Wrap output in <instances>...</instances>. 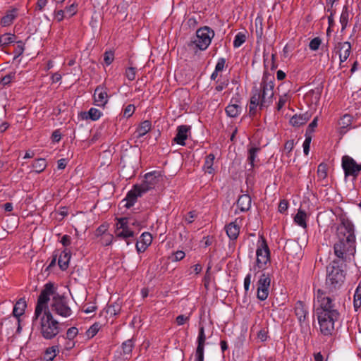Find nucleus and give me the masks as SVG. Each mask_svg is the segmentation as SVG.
I'll return each instance as SVG.
<instances>
[{
    "mask_svg": "<svg viewBox=\"0 0 361 361\" xmlns=\"http://www.w3.org/2000/svg\"><path fill=\"white\" fill-rule=\"evenodd\" d=\"M341 224L337 228L338 241L334 244V254L345 259L348 255H353L356 250L354 225L345 216L340 218Z\"/></svg>",
    "mask_w": 361,
    "mask_h": 361,
    "instance_id": "1",
    "label": "nucleus"
},
{
    "mask_svg": "<svg viewBox=\"0 0 361 361\" xmlns=\"http://www.w3.org/2000/svg\"><path fill=\"white\" fill-rule=\"evenodd\" d=\"M274 77L267 72L264 73L259 88L254 87L252 95L249 105V113L252 115L256 114L257 108L259 109L267 108L273 102L274 95Z\"/></svg>",
    "mask_w": 361,
    "mask_h": 361,
    "instance_id": "2",
    "label": "nucleus"
},
{
    "mask_svg": "<svg viewBox=\"0 0 361 361\" xmlns=\"http://www.w3.org/2000/svg\"><path fill=\"white\" fill-rule=\"evenodd\" d=\"M35 326H37L42 336L46 340L56 338L62 330L60 323L54 318L50 310L44 311Z\"/></svg>",
    "mask_w": 361,
    "mask_h": 361,
    "instance_id": "3",
    "label": "nucleus"
},
{
    "mask_svg": "<svg viewBox=\"0 0 361 361\" xmlns=\"http://www.w3.org/2000/svg\"><path fill=\"white\" fill-rule=\"evenodd\" d=\"M326 286L329 293H334L338 291L343 285L345 271L343 264L338 261L334 260L326 267Z\"/></svg>",
    "mask_w": 361,
    "mask_h": 361,
    "instance_id": "4",
    "label": "nucleus"
},
{
    "mask_svg": "<svg viewBox=\"0 0 361 361\" xmlns=\"http://www.w3.org/2000/svg\"><path fill=\"white\" fill-rule=\"evenodd\" d=\"M256 257V262L253 268L255 276L257 273L265 271L267 265L271 262L270 250L263 236H261L257 242Z\"/></svg>",
    "mask_w": 361,
    "mask_h": 361,
    "instance_id": "5",
    "label": "nucleus"
},
{
    "mask_svg": "<svg viewBox=\"0 0 361 361\" xmlns=\"http://www.w3.org/2000/svg\"><path fill=\"white\" fill-rule=\"evenodd\" d=\"M56 294L57 293L55 291V288L52 283H47L44 285V288L42 290L38 297L37 303L35 307L33 317L34 324H37L39 317L45 310H49L47 307V303L50 300V297Z\"/></svg>",
    "mask_w": 361,
    "mask_h": 361,
    "instance_id": "6",
    "label": "nucleus"
},
{
    "mask_svg": "<svg viewBox=\"0 0 361 361\" xmlns=\"http://www.w3.org/2000/svg\"><path fill=\"white\" fill-rule=\"evenodd\" d=\"M340 318L338 311H333L331 314L319 313L317 319L319 324V329L324 336H333L335 331V322Z\"/></svg>",
    "mask_w": 361,
    "mask_h": 361,
    "instance_id": "7",
    "label": "nucleus"
},
{
    "mask_svg": "<svg viewBox=\"0 0 361 361\" xmlns=\"http://www.w3.org/2000/svg\"><path fill=\"white\" fill-rule=\"evenodd\" d=\"M214 37V31L208 26H204L197 29L196 37L190 42L189 46L195 45L200 50L204 51L209 46Z\"/></svg>",
    "mask_w": 361,
    "mask_h": 361,
    "instance_id": "8",
    "label": "nucleus"
},
{
    "mask_svg": "<svg viewBox=\"0 0 361 361\" xmlns=\"http://www.w3.org/2000/svg\"><path fill=\"white\" fill-rule=\"evenodd\" d=\"M51 310L55 314L66 318L73 314V311L68 305V298L59 294H56L52 297Z\"/></svg>",
    "mask_w": 361,
    "mask_h": 361,
    "instance_id": "9",
    "label": "nucleus"
},
{
    "mask_svg": "<svg viewBox=\"0 0 361 361\" xmlns=\"http://www.w3.org/2000/svg\"><path fill=\"white\" fill-rule=\"evenodd\" d=\"M271 274L266 271H260L257 281V298L261 301L265 300L269 294Z\"/></svg>",
    "mask_w": 361,
    "mask_h": 361,
    "instance_id": "10",
    "label": "nucleus"
},
{
    "mask_svg": "<svg viewBox=\"0 0 361 361\" xmlns=\"http://www.w3.org/2000/svg\"><path fill=\"white\" fill-rule=\"evenodd\" d=\"M116 220L117 223L115 231L116 238L126 240L127 245H129L130 242L128 240V239L133 238L135 236V232L129 227L128 218H118Z\"/></svg>",
    "mask_w": 361,
    "mask_h": 361,
    "instance_id": "11",
    "label": "nucleus"
},
{
    "mask_svg": "<svg viewBox=\"0 0 361 361\" xmlns=\"http://www.w3.org/2000/svg\"><path fill=\"white\" fill-rule=\"evenodd\" d=\"M318 301L320 302V308L317 310V314L326 313V314H331L333 311H338L337 305L335 302L336 298L334 295L326 296L323 293H320V290H318L317 295Z\"/></svg>",
    "mask_w": 361,
    "mask_h": 361,
    "instance_id": "12",
    "label": "nucleus"
},
{
    "mask_svg": "<svg viewBox=\"0 0 361 361\" xmlns=\"http://www.w3.org/2000/svg\"><path fill=\"white\" fill-rule=\"evenodd\" d=\"M342 168L345 177L353 176L357 178L361 171V164H357L352 157L345 155L342 157Z\"/></svg>",
    "mask_w": 361,
    "mask_h": 361,
    "instance_id": "13",
    "label": "nucleus"
},
{
    "mask_svg": "<svg viewBox=\"0 0 361 361\" xmlns=\"http://www.w3.org/2000/svg\"><path fill=\"white\" fill-rule=\"evenodd\" d=\"M161 179V176L159 171H152L145 174L144 180L140 185H138L141 190L145 193L153 189Z\"/></svg>",
    "mask_w": 361,
    "mask_h": 361,
    "instance_id": "14",
    "label": "nucleus"
},
{
    "mask_svg": "<svg viewBox=\"0 0 361 361\" xmlns=\"http://www.w3.org/2000/svg\"><path fill=\"white\" fill-rule=\"evenodd\" d=\"M294 312L300 326H307L308 324V310L305 303L300 300L297 301L295 304Z\"/></svg>",
    "mask_w": 361,
    "mask_h": 361,
    "instance_id": "15",
    "label": "nucleus"
},
{
    "mask_svg": "<svg viewBox=\"0 0 361 361\" xmlns=\"http://www.w3.org/2000/svg\"><path fill=\"white\" fill-rule=\"evenodd\" d=\"M93 97L94 105L104 107L109 100L106 88L102 85L97 86L94 90Z\"/></svg>",
    "mask_w": 361,
    "mask_h": 361,
    "instance_id": "16",
    "label": "nucleus"
},
{
    "mask_svg": "<svg viewBox=\"0 0 361 361\" xmlns=\"http://www.w3.org/2000/svg\"><path fill=\"white\" fill-rule=\"evenodd\" d=\"M145 192L141 190L138 185H135L133 188L128 192L126 198L123 201H126L125 207L128 209L130 208L136 202L137 198L141 197Z\"/></svg>",
    "mask_w": 361,
    "mask_h": 361,
    "instance_id": "17",
    "label": "nucleus"
},
{
    "mask_svg": "<svg viewBox=\"0 0 361 361\" xmlns=\"http://www.w3.org/2000/svg\"><path fill=\"white\" fill-rule=\"evenodd\" d=\"M191 127L190 126L181 125L177 127L176 135L173 141L181 146L185 145V140L190 135Z\"/></svg>",
    "mask_w": 361,
    "mask_h": 361,
    "instance_id": "18",
    "label": "nucleus"
},
{
    "mask_svg": "<svg viewBox=\"0 0 361 361\" xmlns=\"http://www.w3.org/2000/svg\"><path fill=\"white\" fill-rule=\"evenodd\" d=\"M152 241V235L148 232L143 233L140 240L137 241L136 243V250L138 253L143 252L146 250L147 247L150 245Z\"/></svg>",
    "mask_w": 361,
    "mask_h": 361,
    "instance_id": "19",
    "label": "nucleus"
},
{
    "mask_svg": "<svg viewBox=\"0 0 361 361\" xmlns=\"http://www.w3.org/2000/svg\"><path fill=\"white\" fill-rule=\"evenodd\" d=\"M261 148L255 145H251L247 149V161L250 166L248 171L252 170L255 166V163L259 161L257 154L260 152Z\"/></svg>",
    "mask_w": 361,
    "mask_h": 361,
    "instance_id": "20",
    "label": "nucleus"
},
{
    "mask_svg": "<svg viewBox=\"0 0 361 361\" xmlns=\"http://www.w3.org/2000/svg\"><path fill=\"white\" fill-rule=\"evenodd\" d=\"M311 118V114L305 112L302 114H295L290 119V123L294 127L305 125Z\"/></svg>",
    "mask_w": 361,
    "mask_h": 361,
    "instance_id": "21",
    "label": "nucleus"
},
{
    "mask_svg": "<svg viewBox=\"0 0 361 361\" xmlns=\"http://www.w3.org/2000/svg\"><path fill=\"white\" fill-rule=\"evenodd\" d=\"M252 200L249 195L244 194L240 195L237 200V207L240 212H245L250 209Z\"/></svg>",
    "mask_w": 361,
    "mask_h": 361,
    "instance_id": "22",
    "label": "nucleus"
},
{
    "mask_svg": "<svg viewBox=\"0 0 361 361\" xmlns=\"http://www.w3.org/2000/svg\"><path fill=\"white\" fill-rule=\"evenodd\" d=\"M336 48L339 49L341 51H342V52H340L339 54L341 63L345 61L351 52L350 43L348 42H345L343 43L340 42L338 44Z\"/></svg>",
    "mask_w": 361,
    "mask_h": 361,
    "instance_id": "23",
    "label": "nucleus"
},
{
    "mask_svg": "<svg viewBox=\"0 0 361 361\" xmlns=\"http://www.w3.org/2000/svg\"><path fill=\"white\" fill-rule=\"evenodd\" d=\"M134 346L135 340L133 338L128 339L121 344V355L125 357V359H130Z\"/></svg>",
    "mask_w": 361,
    "mask_h": 361,
    "instance_id": "24",
    "label": "nucleus"
},
{
    "mask_svg": "<svg viewBox=\"0 0 361 361\" xmlns=\"http://www.w3.org/2000/svg\"><path fill=\"white\" fill-rule=\"evenodd\" d=\"M17 9L13 8L12 10L7 11L6 14L1 18V24L4 27L11 25L13 20L17 17Z\"/></svg>",
    "mask_w": 361,
    "mask_h": 361,
    "instance_id": "25",
    "label": "nucleus"
},
{
    "mask_svg": "<svg viewBox=\"0 0 361 361\" xmlns=\"http://www.w3.org/2000/svg\"><path fill=\"white\" fill-rule=\"evenodd\" d=\"M225 228L226 234L231 240H234L237 239L240 233V226L235 222H231Z\"/></svg>",
    "mask_w": 361,
    "mask_h": 361,
    "instance_id": "26",
    "label": "nucleus"
},
{
    "mask_svg": "<svg viewBox=\"0 0 361 361\" xmlns=\"http://www.w3.org/2000/svg\"><path fill=\"white\" fill-rule=\"evenodd\" d=\"M353 117L349 114H345L338 121V126L340 127V134H345L348 130V128L352 124Z\"/></svg>",
    "mask_w": 361,
    "mask_h": 361,
    "instance_id": "27",
    "label": "nucleus"
},
{
    "mask_svg": "<svg viewBox=\"0 0 361 361\" xmlns=\"http://www.w3.org/2000/svg\"><path fill=\"white\" fill-rule=\"evenodd\" d=\"M152 124L151 122L148 120H145L142 121L135 131V137L137 138H140L145 135L151 129Z\"/></svg>",
    "mask_w": 361,
    "mask_h": 361,
    "instance_id": "28",
    "label": "nucleus"
},
{
    "mask_svg": "<svg viewBox=\"0 0 361 361\" xmlns=\"http://www.w3.org/2000/svg\"><path fill=\"white\" fill-rule=\"evenodd\" d=\"M27 307L26 301L24 298L19 299L14 305L13 314L18 318L24 314L25 310Z\"/></svg>",
    "mask_w": 361,
    "mask_h": 361,
    "instance_id": "29",
    "label": "nucleus"
},
{
    "mask_svg": "<svg viewBox=\"0 0 361 361\" xmlns=\"http://www.w3.org/2000/svg\"><path fill=\"white\" fill-rule=\"evenodd\" d=\"M59 353V348L58 345H53L47 348L43 355L44 361H53Z\"/></svg>",
    "mask_w": 361,
    "mask_h": 361,
    "instance_id": "30",
    "label": "nucleus"
},
{
    "mask_svg": "<svg viewBox=\"0 0 361 361\" xmlns=\"http://www.w3.org/2000/svg\"><path fill=\"white\" fill-rule=\"evenodd\" d=\"M206 336L204 334V326H200L197 336V347L196 352H204Z\"/></svg>",
    "mask_w": 361,
    "mask_h": 361,
    "instance_id": "31",
    "label": "nucleus"
},
{
    "mask_svg": "<svg viewBox=\"0 0 361 361\" xmlns=\"http://www.w3.org/2000/svg\"><path fill=\"white\" fill-rule=\"evenodd\" d=\"M215 156L213 154H209L205 157L203 169L206 173L212 174L214 171L213 164L214 161Z\"/></svg>",
    "mask_w": 361,
    "mask_h": 361,
    "instance_id": "32",
    "label": "nucleus"
},
{
    "mask_svg": "<svg viewBox=\"0 0 361 361\" xmlns=\"http://www.w3.org/2000/svg\"><path fill=\"white\" fill-rule=\"evenodd\" d=\"M350 17L348 6L345 5L343 8L342 13L340 16V23L341 25V32H343L348 26Z\"/></svg>",
    "mask_w": 361,
    "mask_h": 361,
    "instance_id": "33",
    "label": "nucleus"
},
{
    "mask_svg": "<svg viewBox=\"0 0 361 361\" xmlns=\"http://www.w3.org/2000/svg\"><path fill=\"white\" fill-rule=\"evenodd\" d=\"M241 111V106L236 104H228L226 108V114L231 118L238 116Z\"/></svg>",
    "mask_w": 361,
    "mask_h": 361,
    "instance_id": "34",
    "label": "nucleus"
},
{
    "mask_svg": "<svg viewBox=\"0 0 361 361\" xmlns=\"http://www.w3.org/2000/svg\"><path fill=\"white\" fill-rule=\"evenodd\" d=\"M70 258L71 255L68 252H63L60 255L58 264L61 269L66 270L68 268Z\"/></svg>",
    "mask_w": 361,
    "mask_h": 361,
    "instance_id": "35",
    "label": "nucleus"
},
{
    "mask_svg": "<svg viewBox=\"0 0 361 361\" xmlns=\"http://www.w3.org/2000/svg\"><path fill=\"white\" fill-rule=\"evenodd\" d=\"M47 166V161L44 159H37L32 163V167L37 173H40L44 171Z\"/></svg>",
    "mask_w": 361,
    "mask_h": 361,
    "instance_id": "36",
    "label": "nucleus"
},
{
    "mask_svg": "<svg viewBox=\"0 0 361 361\" xmlns=\"http://www.w3.org/2000/svg\"><path fill=\"white\" fill-rule=\"evenodd\" d=\"M306 216L305 212L299 210L294 218V221L298 225L305 228L307 227Z\"/></svg>",
    "mask_w": 361,
    "mask_h": 361,
    "instance_id": "37",
    "label": "nucleus"
},
{
    "mask_svg": "<svg viewBox=\"0 0 361 361\" xmlns=\"http://www.w3.org/2000/svg\"><path fill=\"white\" fill-rule=\"evenodd\" d=\"M15 35L11 33H5L0 36V47H5L15 41Z\"/></svg>",
    "mask_w": 361,
    "mask_h": 361,
    "instance_id": "38",
    "label": "nucleus"
},
{
    "mask_svg": "<svg viewBox=\"0 0 361 361\" xmlns=\"http://www.w3.org/2000/svg\"><path fill=\"white\" fill-rule=\"evenodd\" d=\"M276 53L271 54V60H269L267 59L268 54H267L265 51L264 52L263 57H264V64L265 68H268L270 66L271 70L276 69L277 68V65L275 64L274 60L276 58Z\"/></svg>",
    "mask_w": 361,
    "mask_h": 361,
    "instance_id": "39",
    "label": "nucleus"
},
{
    "mask_svg": "<svg viewBox=\"0 0 361 361\" xmlns=\"http://www.w3.org/2000/svg\"><path fill=\"white\" fill-rule=\"evenodd\" d=\"M353 305L355 311L361 307V286L359 285L354 293Z\"/></svg>",
    "mask_w": 361,
    "mask_h": 361,
    "instance_id": "40",
    "label": "nucleus"
},
{
    "mask_svg": "<svg viewBox=\"0 0 361 361\" xmlns=\"http://www.w3.org/2000/svg\"><path fill=\"white\" fill-rule=\"evenodd\" d=\"M317 177L320 180H324L327 176V165L321 163L317 168Z\"/></svg>",
    "mask_w": 361,
    "mask_h": 361,
    "instance_id": "41",
    "label": "nucleus"
},
{
    "mask_svg": "<svg viewBox=\"0 0 361 361\" xmlns=\"http://www.w3.org/2000/svg\"><path fill=\"white\" fill-rule=\"evenodd\" d=\"M246 40V35L244 33L238 32L233 41V46L235 48L240 47Z\"/></svg>",
    "mask_w": 361,
    "mask_h": 361,
    "instance_id": "42",
    "label": "nucleus"
},
{
    "mask_svg": "<svg viewBox=\"0 0 361 361\" xmlns=\"http://www.w3.org/2000/svg\"><path fill=\"white\" fill-rule=\"evenodd\" d=\"M113 240H114L113 235L107 233L106 234H104L102 237L100 238L99 242L103 246H108L112 243Z\"/></svg>",
    "mask_w": 361,
    "mask_h": 361,
    "instance_id": "43",
    "label": "nucleus"
},
{
    "mask_svg": "<svg viewBox=\"0 0 361 361\" xmlns=\"http://www.w3.org/2000/svg\"><path fill=\"white\" fill-rule=\"evenodd\" d=\"M88 115L89 118L92 121H97L98 120L101 116L102 115V113L96 108H91L88 111Z\"/></svg>",
    "mask_w": 361,
    "mask_h": 361,
    "instance_id": "44",
    "label": "nucleus"
},
{
    "mask_svg": "<svg viewBox=\"0 0 361 361\" xmlns=\"http://www.w3.org/2000/svg\"><path fill=\"white\" fill-rule=\"evenodd\" d=\"M317 122L318 117L316 116L307 126L305 132V135H312V134L314 131L315 128L317 126Z\"/></svg>",
    "mask_w": 361,
    "mask_h": 361,
    "instance_id": "45",
    "label": "nucleus"
},
{
    "mask_svg": "<svg viewBox=\"0 0 361 361\" xmlns=\"http://www.w3.org/2000/svg\"><path fill=\"white\" fill-rule=\"evenodd\" d=\"M185 256V254L182 250H178L173 253V255L169 257V259L171 262H178L183 259Z\"/></svg>",
    "mask_w": 361,
    "mask_h": 361,
    "instance_id": "46",
    "label": "nucleus"
},
{
    "mask_svg": "<svg viewBox=\"0 0 361 361\" xmlns=\"http://www.w3.org/2000/svg\"><path fill=\"white\" fill-rule=\"evenodd\" d=\"M108 226L106 224L100 225L95 231L94 235L97 238H101L107 233Z\"/></svg>",
    "mask_w": 361,
    "mask_h": 361,
    "instance_id": "47",
    "label": "nucleus"
},
{
    "mask_svg": "<svg viewBox=\"0 0 361 361\" xmlns=\"http://www.w3.org/2000/svg\"><path fill=\"white\" fill-rule=\"evenodd\" d=\"M135 107L133 104H128L123 110V116L126 118L130 117L135 112Z\"/></svg>",
    "mask_w": 361,
    "mask_h": 361,
    "instance_id": "48",
    "label": "nucleus"
},
{
    "mask_svg": "<svg viewBox=\"0 0 361 361\" xmlns=\"http://www.w3.org/2000/svg\"><path fill=\"white\" fill-rule=\"evenodd\" d=\"M126 78L130 80V81H133L135 80V75H136V68H133V67H129L126 70V73H125Z\"/></svg>",
    "mask_w": 361,
    "mask_h": 361,
    "instance_id": "49",
    "label": "nucleus"
},
{
    "mask_svg": "<svg viewBox=\"0 0 361 361\" xmlns=\"http://www.w3.org/2000/svg\"><path fill=\"white\" fill-rule=\"evenodd\" d=\"M321 43H322V40L319 37H314L310 42V44H309L310 49L311 50L316 51L319 49Z\"/></svg>",
    "mask_w": 361,
    "mask_h": 361,
    "instance_id": "50",
    "label": "nucleus"
},
{
    "mask_svg": "<svg viewBox=\"0 0 361 361\" xmlns=\"http://www.w3.org/2000/svg\"><path fill=\"white\" fill-rule=\"evenodd\" d=\"M312 140V135H305V140L303 142V151L304 154L307 155L310 151V146Z\"/></svg>",
    "mask_w": 361,
    "mask_h": 361,
    "instance_id": "51",
    "label": "nucleus"
},
{
    "mask_svg": "<svg viewBox=\"0 0 361 361\" xmlns=\"http://www.w3.org/2000/svg\"><path fill=\"white\" fill-rule=\"evenodd\" d=\"M288 99V96L287 94H284L279 97V100L276 105L277 111H280L283 107Z\"/></svg>",
    "mask_w": 361,
    "mask_h": 361,
    "instance_id": "52",
    "label": "nucleus"
},
{
    "mask_svg": "<svg viewBox=\"0 0 361 361\" xmlns=\"http://www.w3.org/2000/svg\"><path fill=\"white\" fill-rule=\"evenodd\" d=\"M190 320V314L185 316L184 314H180L176 318V322L178 326H181L188 322Z\"/></svg>",
    "mask_w": 361,
    "mask_h": 361,
    "instance_id": "53",
    "label": "nucleus"
},
{
    "mask_svg": "<svg viewBox=\"0 0 361 361\" xmlns=\"http://www.w3.org/2000/svg\"><path fill=\"white\" fill-rule=\"evenodd\" d=\"M114 59V55L112 51H106L104 55V63L109 66L110 65Z\"/></svg>",
    "mask_w": 361,
    "mask_h": 361,
    "instance_id": "54",
    "label": "nucleus"
},
{
    "mask_svg": "<svg viewBox=\"0 0 361 361\" xmlns=\"http://www.w3.org/2000/svg\"><path fill=\"white\" fill-rule=\"evenodd\" d=\"M226 66V59L224 58H219L215 66L216 72H221Z\"/></svg>",
    "mask_w": 361,
    "mask_h": 361,
    "instance_id": "55",
    "label": "nucleus"
},
{
    "mask_svg": "<svg viewBox=\"0 0 361 361\" xmlns=\"http://www.w3.org/2000/svg\"><path fill=\"white\" fill-rule=\"evenodd\" d=\"M99 331V325L97 324H93L87 331V335L88 337L92 338Z\"/></svg>",
    "mask_w": 361,
    "mask_h": 361,
    "instance_id": "56",
    "label": "nucleus"
},
{
    "mask_svg": "<svg viewBox=\"0 0 361 361\" xmlns=\"http://www.w3.org/2000/svg\"><path fill=\"white\" fill-rule=\"evenodd\" d=\"M78 333V330L76 327L69 328L66 332V337L70 340L73 339L76 336Z\"/></svg>",
    "mask_w": 361,
    "mask_h": 361,
    "instance_id": "57",
    "label": "nucleus"
},
{
    "mask_svg": "<svg viewBox=\"0 0 361 361\" xmlns=\"http://www.w3.org/2000/svg\"><path fill=\"white\" fill-rule=\"evenodd\" d=\"M294 147V141L293 140H288L284 145V152L289 155Z\"/></svg>",
    "mask_w": 361,
    "mask_h": 361,
    "instance_id": "58",
    "label": "nucleus"
},
{
    "mask_svg": "<svg viewBox=\"0 0 361 361\" xmlns=\"http://www.w3.org/2000/svg\"><path fill=\"white\" fill-rule=\"evenodd\" d=\"M76 7H77V5L73 4L70 6L66 8V9L64 10L65 13L68 14L69 17H72L77 12Z\"/></svg>",
    "mask_w": 361,
    "mask_h": 361,
    "instance_id": "59",
    "label": "nucleus"
},
{
    "mask_svg": "<svg viewBox=\"0 0 361 361\" xmlns=\"http://www.w3.org/2000/svg\"><path fill=\"white\" fill-rule=\"evenodd\" d=\"M251 274H247L246 276L244 279V289L245 291L247 293L250 289V286L251 283Z\"/></svg>",
    "mask_w": 361,
    "mask_h": 361,
    "instance_id": "60",
    "label": "nucleus"
},
{
    "mask_svg": "<svg viewBox=\"0 0 361 361\" xmlns=\"http://www.w3.org/2000/svg\"><path fill=\"white\" fill-rule=\"evenodd\" d=\"M197 217L196 212L195 211H191L187 214L185 217V221L188 224H191L193 222L194 219Z\"/></svg>",
    "mask_w": 361,
    "mask_h": 361,
    "instance_id": "61",
    "label": "nucleus"
},
{
    "mask_svg": "<svg viewBox=\"0 0 361 361\" xmlns=\"http://www.w3.org/2000/svg\"><path fill=\"white\" fill-rule=\"evenodd\" d=\"M267 331L264 329L259 330L257 333V338L261 341H265L267 339Z\"/></svg>",
    "mask_w": 361,
    "mask_h": 361,
    "instance_id": "62",
    "label": "nucleus"
},
{
    "mask_svg": "<svg viewBox=\"0 0 361 361\" xmlns=\"http://www.w3.org/2000/svg\"><path fill=\"white\" fill-rule=\"evenodd\" d=\"M288 202L284 200H281L279 205V211L281 213H284L288 209Z\"/></svg>",
    "mask_w": 361,
    "mask_h": 361,
    "instance_id": "63",
    "label": "nucleus"
},
{
    "mask_svg": "<svg viewBox=\"0 0 361 361\" xmlns=\"http://www.w3.org/2000/svg\"><path fill=\"white\" fill-rule=\"evenodd\" d=\"M228 85V80L220 82L216 87L215 90L217 92L222 91Z\"/></svg>",
    "mask_w": 361,
    "mask_h": 361,
    "instance_id": "64",
    "label": "nucleus"
}]
</instances>
